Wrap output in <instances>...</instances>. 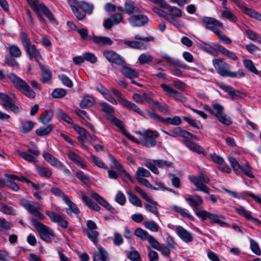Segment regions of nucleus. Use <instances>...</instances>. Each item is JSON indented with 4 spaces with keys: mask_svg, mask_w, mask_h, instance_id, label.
I'll return each mask as SVG.
<instances>
[{
    "mask_svg": "<svg viewBox=\"0 0 261 261\" xmlns=\"http://www.w3.org/2000/svg\"><path fill=\"white\" fill-rule=\"evenodd\" d=\"M189 180L195 186L194 191H201L207 194L206 197L213 203H216L219 198L218 196L213 194H210V189L206 186L210 182V178L202 171H200L197 175H190L189 176Z\"/></svg>",
    "mask_w": 261,
    "mask_h": 261,
    "instance_id": "1",
    "label": "nucleus"
},
{
    "mask_svg": "<svg viewBox=\"0 0 261 261\" xmlns=\"http://www.w3.org/2000/svg\"><path fill=\"white\" fill-rule=\"evenodd\" d=\"M20 40L29 59L30 60L35 59L36 62L40 64V61L42 59L40 50L37 48L35 45L31 43L30 39L26 33H21Z\"/></svg>",
    "mask_w": 261,
    "mask_h": 261,
    "instance_id": "2",
    "label": "nucleus"
},
{
    "mask_svg": "<svg viewBox=\"0 0 261 261\" xmlns=\"http://www.w3.org/2000/svg\"><path fill=\"white\" fill-rule=\"evenodd\" d=\"M7 77L14 87L22 92L27 97L31 98H35L36 96L35 93L24 81L13 73L7 75Z\"/></svg>",
    "mask_w": 261,
    "mask_h": 261,
    "instance_id": "3",
    "label": "nucleus"
},
{
    "mask_svg": "<svg viewBox=\"0 0 261 261\" xmlns=\"http://www.w3.org/2000/svg\"><path fill=\"white\" fill-rule=\"evenodd\" d=\"M31 224L39 232L41 239L47 242H51L50 236L54 237L55 234L53 230L43 223L37 221L35 219H31Z\"/></svg>",
    "mask_w": 261,
    "mask_h": 261,
    "instance_id": "4",
    "label": "nucleus"
},
{
    "mask_svg": "<svg viewBox=\"0 0 261 261\" xmlns=\"http://www.w3.org/2000/svg\"><path fill=\"white\" fill-rule=\"evenodd\" d=\"M213 64L217 73L224 77H236L237 73L229 71L230 66L221 59H215L213 60Z\"/></svg>",
    "mask_w": 261,
    "mask_h": 261,
    "instance_id": "5",
    "label": "nucleus"
},
{
    "mask_svg": "<svg viewBox=\"0 0 261 261\" xmlns=\"http://www.w3.org/2000/svg\"><path fill=\"white\" fill-rule=\"evenodd\" d=\"M195 215L199 218H201L203 221L206 220L207 219H210L212 224L217 223L222 227L228 226V225L221 220L224 219L225 217L221 215H218L208 212L205 210L201 211L195 212Z\"/></svg>",
    "mask_w": 261,
    "mask_h": 261,
    "instance_id": "6",
    "label": "nucleus"
},
{
    "mask_svg": "<svg viewBox=\"0 0 261 261\" xmlns=\"http://www.w3.org/2000/svg\"><path fill=\"white\" fill-rule=\"evenodd\" d=\"M30 144L32 146L28 147L29 153L21 151L18 149L16 150V152L24 160L31 163H35L37 161V158L40 155V152L34 143L31 142Z\"/></svg>",
    "mask_w": 261,
    "mask_h": 261,
    "instance_id": "7",
    "label": "nucleus"
},
{
    "mask_svg": "<svg viewBox=\"0 0 261 261\" xmlns=\"http://www.w3.org/2000/svg\"><path fill=\"white\" fill-rule=\"evenodd\" d=\"M32 9L37 13L38 17L41 21L45 22V19L42 16L43 14L50 23L53 24L56 23V19L53 13L43 3H37Z\"/></svg>",
    "mask_w": 261,
    "mask_h": 261,
    "instance_id": "8",
    "label": "nucleus"
},
{
    "mask_svg": "<svg viewBox=\"0 0 261 261\" xmlns=\"http://www.w3.org/2000/svg\"><path fill=\"white\" fill-rule=\"evenodd\" d=\"M20 202L21 205L30 214L34 215L40 220H43L45 218L44 215L39 211L41 208L40 205L35 206L34 202L26 199H22Z\"/></svg>",
    "mask_w": 261,
    "mask_h": 261,
    "instance_id": "9",
    "label": "nucleus"
},
{
    "mask_svg": "<svg viewBox=\"0 0 261 261\" xmlns=\"http://www.w3.org/2000/svg\"><path fill=\"white\" fill-rule=\"evenodd\" d=\"M202 20L206 24L205 28L216 34L220 32V29H224L223 23L213 17H204L202 18Z\"/></svg>",
    "mask_w": 261,
    "mask_h": 261,
    "instance_id": "10",
    "label": "nucleus"
},
{
    "mask_svg": "<svg viewBox=\"0 0 261 261\" xmlns=\"http://www.w3.org/2000/svg\"><path fill=\"white\" fill-rule=\"evenodd\" d=\"M213 107L216 111L215 116L221 123L225 125H230L232 124L230 118L224 113V107L222 105L215 103Z\"/></svg>",
    "mask_w": 261,
    "mask_h": 261,
    "instance_id": "11",
    "label": "nucleus"
},
{
    "mask_svg": "<svg viewBox=\"0 0 261 261\" xmlns=\"http://www.w3.org/2000/svg\"><path fill=\"white\" fill-rule=\"evenodd\" d=\"M129 24L134 27H141L148 23V17L142 14H133L128 18Z\"/></svg>",
    "mask_w": 261,
    "mask_h": 261,
    "instance_id": "12",
    "label": "nucleus"
},
{
    "mask_svg": "<svg viewBox=\"0 0 261 261\" xmlns=\"http://www.w3.org/2000/svg\"><path fill=\"white\" fill-rule=\"evenodd\" d=\"M87 226L86 231L88 238L96 244L98 242L99 234L97 231V226L96 223L93 221L89 220L87 221Z\"/></svg>",
    "mask_w": 261,
    "mask_h": 261,
    "instance_id": "13",
    "label": "nucleus"
},
{
    "mask_svg": "<svg viewBox=\"0 0 261 261\" xmlns=\"http://www.w3.org/2000/svg\"><path fill=\"white\" fill-rule=\"evenodd\" d=\"M108 117V120L116 126L118 127L120 129L122 134L127 137V139L135 143H139L137 142V140L135 137L126 132L124 128V124L121 120L118 119L114 115H109Z\"/></svg>",
    "mask_w": 261,
    "mask_h": 261,
    "instance_id": "14",
    "label": "nucleus"
},
{
    "mask_svg": "<svg viewBox=\"0 0 261 261\" xmlns=\"http://www.w3.org/2000/svg\"><path fill=\"white\" fill-rule=\"evenodd\" d=\"M103 56L110 62L119 65H122L125 62L119 55L112 50H105L103 51Z\"/></svg>",
    "mask_w": 261,
    "mask_h": 261,
    "instance_id": "15",
    "label": "nucleus"
},
{
    "mask_svg": "<svg viewBox=\"0 0 261 261\" xmlns=\"http://www.w3.org/2000/svg\"><path fill=\"white\" fill-rule=\"evenodd\" d=\"M0 100L4 102L3 107L5 109H10L14 113L19 112V108L14 104L11 98L7 94L0 92Z\"/></svg>",
    "mask_w": 261,
    "mask_h": 261,
    "instance_id": "16",
    "label": "nucleus"
},
{
    "mask_svg": "<svg viewBox=\"0 0 261 261\" xmlns=\"http://www.w3.org/2000/svg\"><path fill=\"white\" fill-rule=\"evenodd\" d=\"M185 200L189 205L193 208L195 214L196 211H201L203 210H199V206L203 203V200L199 195L195 194L185 198Z\"/></svg>",
    "mask_w": 261,
    "mask_h": 261,
    "instance_id": "17",
    "label": "nucleus"
},
{
    "mask_svg": "<svg viewBox=\"0 0 261 261\" xmlns=\"http://www.w3.org/2000/svg\"><path fill=\"white\" fill-rule=\"evenodd\" d=\"M45 214L49 217L52 222L58 223L62 228H66L68 227V222L59 214L48 210L45 211Z\"/></svg>",
    "mask_w": 261,
    "mask_h": 261,
    "instance_id": "18",
    "label": "nucleus"
},
{
    "mask_svg": "<svg viewBox=\"0 0 261 261\" xmlns=\"http://www.w3.org/2000/svg\"><path fill=\"white\" fill-rule=\"evenodd\" d=\"M123 21L121 13H117L112 15L109 18L105 20L103 26L106 29H110L113 25H117Z\"/></svg>",
    "mask_w": 261,
    "mask_h": 261,
    "instance_id": "19",
    "label": "nucleus"
},
{
    "mask_svg": "<svg viewBox=\"0 0 261 261\" xmlns=\"http://www.w3.org/2000/svg\"><path fill=\"white\" fill-rule=\"evenodd\" d=\"M68 4L70 6L71 10L75 16L78 20L83 19L85 16L84 11L80 8L79 2L76 0H68Z\"/></svg>",
    "mask_w": 261,
    "mask_h": 261,
    "instance_id": "20",
    "label": "nucleus"
},
{
    "mask_svg": "<svg viewBox=\"0 0 261 261\" xmlns=\"http://www.w3.org/2000/svg\"><path fill=\"white\" fill-rule=\"evenodd\" d=\"M177 236L186 242H191L193 241V238L192 234L181 226L175 227Z\"/></svg>",
    "mask_w": 261,
    "mask_h": 261,
    "instance_id": "21",
    "label": "nucleus"
},
{
    "mask_svg": "<svg viewBox=\"0 0 261 261\" xmlns=\"http://www.w3.org/2000/svg\"><path fill=\"white\" fill-rule=\"evenodd\" d=\"M108 158L110 160V161L112 162V163L114 164L113 166L111 167V168H115L116 169L119 173H124L125 176L132 182H133V177L129 175V174L126 172V171L123 168L121 164H120L116 160V159L115 158L114 156H113L111 154H108Z\"/></svg>",
    "mask_w": 261,
    "mask_h": 261,
    "instance_id": "22",
    "label": "nucleus"
},
{
    "mask_svg": "<svg viewBox=\"0 0 261 261\" xmlns=\"http://www.w3.org/2000/svg\"><path fill=\"white\" fill-rule=\"evenodd\" d=\"M221 88L229 94L231 100H234L237 98H244L246 96V94L245 93H242L238 90H236L228 85H223L221 87Z\"/></svg>",
    "mask_w": 261,
    "mask_h": 261,
    "instance_id": "23",
    "label": "nucleus"
},
{
    "mask_svg": "<svg viewBox=\"0 0 261 261\" xmlns=\"http://www.w3.org/2000/svg\"><path fill=\"white\" fill-rule=\"evenodd\" d=\"M91 197L94 198L102 206L110 211L113 214H115L116 211L105 199L100 196L97 193L93 192L91 193Z\"/></svg>",
    "mask_w": 261,
    "mask_h": 261,
    "instance_id": "24",
    "label": "nucleus"
},
{
    "mask_svg": "<svg viewBox=\"0 0 261 261\" xmlns=\"http://www.w3.org/2000/svg\"><path fill=\"white\" fill-rule=\"evenodd\" d=\"M118 101L124 107L130 110L134 111L142 116L145 117L144 113L142 111L137 105L131 101H129L125 98H120V99L118 100Z\"/></svg>",
    "mask_w": 261,
    "mask_h": 261,
    "instance_id": "25",
    "label": "nucleus"
},
{
    "mask_svg": "<svg viewBox=\"0 0 261 261\" xmlns=\"http://www.w3.org/2000/svg\"><path fill=\"white\" fill-rule=\"evenodd\" d=\"M184 144L191 151L196 152L198 154H202L204 156L207 155V152L204 148L199 145L189 140H185L183 141Z\"/></svg>",
    "mask_w": 261,
    "mask_h": 261,
    "instance_id": "26",
    "label": "nucleus"
},
{
    "mask_svg": "<svg viewBox=\"0 0 261 261\" xmlns=\"http://www.w3.org/2000/svg\"><path fill=\"white\" fill-rule=\"evenodd\" d=\"M67 155L69 158L76 165L80 166L81 168L83 169H85L87 168V165L86 163L81 156H80L76 153L72 151H69L67 152Z\"/></svg>",
    "mask_w": 261,
    "mask_h": 261,
    "instance_id": "27",
    "label": "nucleus"
},
{
    "mask_svg": "<svg viewBox=\"0 0 261 261\" xmlns=\"http://www.w3.org/2000/svg\"><path fill=\"white\" fill-rule=\"evenodd\" d=\"M44 159L49 163L51 166L61 167L63 164L56 157L49 152L44 151L42 153Z\"/></svg>",
    "mask_w": 261,
    "mask_h": 261,
    "instance_id": "28",
    "label": "nucleus"
},
{
    "mask_svg": "<svg viewBox=\"0 0 261 261\" xmlns=\"http://www.w3.org/2000/svg\"><path fill=\"white\" fill-rule=\"evenodd\" d=\"M120 70V71L126 77L130 80L138 77L139 73L135 69L128 66H124L123 64Z\"/></svg>",
    "mask_w": 261,
    "mask_h": 261,
    "instance_id": "29",
    "label": "nucleus"
},
{
    "mask_svg": "<svg viewBox=\"0 0 261 261\" xmlns=\"http://www.w3.org/2000/svg\"><path fill=\"white\" fill-rule=\"evenodd\" d=\"M93 261H109L107 251L102 247L98 248V252L93 253Z\"/></svg>",
    "mask_w": 261,
    "mask_h": 261,
    "instance_id": "30",
    "label": "nucleus"
},
{
    "mask_svg": "<svg viewBox=\"0 0 261 261\" xmlns=\"http://www.w3.org/2000/svg\"><path fill=\"white\" fill-rule=\"evenodd\" d=\"M82 196L83 201L90 208L98 212L100 210V207L94 201H92L89 197L85 195L83 192H80Z\"/></svg>",
    "mask_w": 261,
    "mask_h": 261,
    "instance_id": "31",
    "label": "nucleus"
},
{
    "mask_svg": "<svg viewBox=\"0 0 261 261\" xmlns=\"http://www.w3.org/2000/svg\"><path fill=\"white\" fill-rule=\"evenodd\" d=\"M82 196L83 201L90 208L98 212L100 210V207L94 201H92L89 197L85 195L83 192H80Z\"/></svg>",
    "mask_w": 261,
    "mask_h": 261,
    "instance_id": "32",
    "label": "nucleus"
},
{
    "mask_svg": "<svg viewBox=\"0 0 261 261\" xmlns=\"http://www.w3.org/2000/svg\"><path fill=\"white\" fill-rule=\"evenodd\" d=\"M95 103V99L93 96L86 95L82 98L80 106L83 109H87L93 106Z\"/></svg>",
    "mask_w": 261,
    "mask_h": 261,
    "instance_id": "33",
    "label": "nucleus"
},
{
    "mask_svg": "<svg viewBox=\"0 0 261 261\" xmlns=\"http://www.w3.org/2000/svg\"><path fill=\"white\" fill-rule=\"evenodd\" d=\"M171 208L175 213L180 214L184 218H187L191 221H194V217L191 215L188 211L179 206L174 205L171 206Z\"/></svg>",
    "mask_w": 261,
    "mask_h": 261,
    "instance_id": "34",
    "label": "nucleus"
},
{
    "mask_svg": "<svg viewBox=\"0 0 261 261\" xmlns=\"http://www.w3.org/2000/svg\"><path fill=\"white\" fill-rule=\"evenodd\" d=\"M124 10L125 12L129 15L138 13L140 11L139 9L136 7L134 3L131 1L126 2L124 3Z\"/></svg>",
    "mask_w": 261,
    "mask_h": 261,
    "instance_id": "35",
    "label": "nucleus"
},
{
    "mask_svg": "<svg viewBox=\"0 0 261 261\" xmlns=\"http://www.w3.org/2000/svg\"><path fill=\"white\" fill-rule=\"evenodd\" d=\"M90 38L95 43L99 45H111L113 43L112 40L107 37L93 36Z\"/></svg>",
    "mask_w": 261,
    "mask_h": 261,
    "instance_id": "36",
    "label": "nucleus"
},
{
    "mask_svg": "<svg viewBox=\"0 0 261 261\" xmlns=\"http://www.w3.org/2000/svg\"><path fill=\"white\" fill-rule=\"evenodd\" d=\"M64 201L69 207V208L67 209L66 211V212L68 215H70L71 213H73L76 215L80 214V211L77 207V205L68 197Z\"/></svg>",
    "mask_w": 261,
    "mask_h": 261,
    "instance_id": "37",
    "label": "nucleus"
},
{
    "mask_svg": "<svg viewBox=\"0 0 261 261\" xmlns=\"http://www.w3.org/2000/svg\"><path fill=\"white\" fill-rule=\"evenodd\" d=\"M53 116V111L50 109L47 110L41 115L39 121L43 124H46L52 120Z\"/></svg>",
    "mask_w": 261,
    "mask_h": 261,
    "instance_id": "38",
    "label": "nucleus"
},
{
    "mask_svg": "<svg viewBox=\"0 0 261 261\" xmlns=\"http://www.w3.org/2000/svg\"><path fill=\"white\" fill-rule=\"evenodd\" d=\"M164 8L168 10L169 15L172 17H181L182 16V11L176 7L171 6L167 3Z\"/></svg>",
    "mask_w": 261,
    "mask_h": 261,
    "instance_id": "39",
    "label": "nucleus"
},
{
    "mask_svg": "<svg viewBox=\"0 0 261 261\" xmlns=\"http://www.w3.org/2000/svg\"><path fill=\"white\" fill-rule=\"evenodd\" d=\"M101 107V111L105 113V116L108 119V116L113 115V114L115 112L114 108L106 102H102L100 103Z\"/></svg>",
    "mask_w": 261,
    "mask_h": 261,
    "instance_id": "40",
    "label": "nucleus"
},
{
    "mask_svg": "<svg viewBox=\"0 0 261 261\" xmlns=\"http://www.w3.org/2000/svg\"><path fill=\"white\" fill-rule=\"evenodd\" d=\"M220 12L223 17L229 20V21L234 22L237 21V17L227 7H225L224 10H221Z\"/></svg>",
    "mask_w": 261,
    "mask_h": 261,
    "instance_id": "41",
    "label": "nucleus"
},
{
    "mask_svg": "<svg viewBox=\"0 0 261 261\" xmlns=\"http://www.w3.org/2000/svg\"><path fill=\"white\" fill-rule=\"evenodd\" d=\"M137 133L140 135L141 137H146L154 139L159 137V134L156 131H153L150 129H147L143 132L138 131Z\"/></svg>",
    "mask_w": 261,
    "mask_h": 261,
    "instance_id": "42",
    "label": "nucleus"
},
{
    "mask_svg": "<svg viewBox=\"0 0 261 261\" xmlns=\"http://www.w3.org/2000/svg\"><path fill=\"white\" fill-rule=\"evenodd\" d=\"M53 125L49 124L46 127H40L38 128L36 130V133L40 137L47 136L53 130Z\"/></svg>",
    "mask_w": 261,
    "mask_h": 261,
    "instance_id": "43",
    "label": "nucleus"
},
{
    "mask_svg": "<svg viewBox=\"0 0 261 261\" xmlns=\"http://www.w3.org/2000/svg\"><path fill=\"white\" fill-rule=\"evenodd\" d=\"M244 13L251 17L255 18L258 20L261 21V14L259 13L254 10L244 7L242 9Z\"/></svg>",
    "mask_w": 261,
    "mask_h": 261,
    "instance_id": "44",
    "label": "nucleus"
},
{
    "mask_svg": "<svg viewBox=\"0 0 261 261\" xmlns=\"http://www.w3.org/2000/svg\"><path fill=\"white\" fill-rule=\"evenodd\" d=\"M218 50L222 54L233 61L238 60V58L233 53L221 45L218 46Z\"/></svg>",
    "mask_w": 261,
    "mask_h": 261,
    "instance_id": "45",
    "label": "nucleus"
},
{
    "mask_svg": "<svg viewBox=\"0 0 261 261\" xmlns=\"http://www.w3.org/2000/svg\"><path fill=\"white\" fill-rule=\"evenodd\" d=\"M181 123V120L179 116H174L173 118L167 117L166 119L163 118V123L165 125H168L170 124L178 125Z\"/></svg>",
    "mask_w": 261,
    "mask_h": 261,
    "instance_id": "46",
    "label": "nucleus"
},
{
    "mask_svg": "<svg viewBox=\"0 0 261 261\" xmlns=\"http://www.w3.org/2000/svg\"><path fill=\"white\" fill-rule=\"evenodd\" d=\"M36 168L39 174L42 177L49 178L52 175L51 171L47 168L36 166Z\"/></svg>",
    "mask_w": 261,
    "mask_h": 261,
    "instance_id": "47",
    "label": "nucleus"
},
{
    "mask_svg": "<svg viewBox=\"0 0 261 261\" xmlns=\"http://www.w3.org/2000/svg\"><path fill=\"white\" fill-rule=\"evenodd\" d=\"M40 69L42 71V77L41 79V81L43 83H45L49 81L51 78V72L46 68L44 66L40 65Z\"/></svg>",
    "mask_w": 261,
    "mask_h": 261,
    "instance_id": "48",
    "label": "nucleus"
},
{
    "mask_svg": "<svg viewBox=\"0 0 261 261\" xmlns=\"http://www.w3.org/2000/svg\"><path fill=\"white\" fill-rule=\"evenodd\" d=\"M145 227L151 231L157 232L159 231V226L156 222L153 220H147L144 222Z\"/></svg>",
    "mask_w": 261,
    "mask_h": 261,
    "instance_id": "49",
    "label": "nucleus"
},
{
    "mask_svg": "<svg viewBox=\"0 0 261 261\" xmlns=\"http://www.w3.org/2000/svg\"><path fill=\"white\" fill-rule=\"evenodd\" d=\"M127 195L128 200L132 204L138 207L142 206L141 200L136 195L131 192H127Z\"/></svg>",
    "mask_w": 261,
    "mask_h": 261,
    "instance_id": "50",
    "label": "nucleus"
},
{
    "mask_svg": "<svg viewBox=\"0 0 261 261\" xmlns=\"http://www.w3.org/2000/svg\"><path fill=\"white\" fill-rule=\"evenodd\" d=\"M50 192L55 196L60 197L62 198L63 201L65 200V199L68 197L65 195L63 191L59 187H52L50 188Z\"/></svg>",
    "mask_w": 261,
    "mask_h": 261,
    "instance_id": "51",
    "label": "nucleus"
},
{
    "mask_svg": "<svg viewBox=\"0 0 261 261\" xmlns=\"http://www.w3.org/2000/svg\"><path fill=\"white\" fill-rule=\"evenodd\" d=\"M80 8L84 11L85 14L88 13L91 14L93 9V5L91 4L86 3L85 2H79Z\"/></svg>",
    "mask_w": 261,
    "mask_h": 261,
    "instance_id": "52",
    "label": "nucleus"
},
{
    "mask_svg": "<svg viewBox=\"0 0 261 261\" xmlns=\"http://www.w3.org/2000/svg\"><path fill=\"white\" fill-rule=\"evenodd\" d=\"M34 126V123L31 120H28L23 122L21 123L20 129L23 133H27L30 132L33 128Z\"/></svg>",
    "mask_w": 261,
    "mask_h": 261,
    "instance_id": "53",
    "label": "nucleus"
},
{
    "mask_svg": "<svg viewBox=\"0 0 261 261\" xmlns=\"http://www.w3.org/2000/svg\"><path fill=\"white\" fill-rule=\"evenodd\" d=\"M135 235L142 240H147L150 236L147 231L141 228H137L135 230Z\"/></svg>",
    "mask_w": 261,
    "mask_h": 261,
    "instance_id": "54",
    "label": "nucleus"
},
{
    "mask_svg": "<svg viewBox=\"0 0 261 261\" xmlns=\"http://www.w3.org/2000/svg\"><path fill=\"white\" fill-rule=\"evenodd\" d=\"M89 158L92 160L94 165L98 167L105 169L108 168V166L97 156L92 155Z\"/></svg>",
    "mask_w": 261,
    "mask_h": 261,
    "instance_id": "55",
    "label": "nucleus"
},
{
    "mask_svg": "<svg viewBox=\"0 0 261 261\" xmlns=\"http://www.w3.org/2000/svg\"><path fill=\"white\" fill-rule=\"evenodd\" d=\"M234 208L238 214L243 216L247 220H249L251 216V212L245 209L243 206H240L239 207H235Z\"/></svg>",
    "mask_w": 261,
    "mask_h": 261,
    "instance_id": "56",
    "label": "nucleus"
},
{
    "mask_svg": "<svg viewBox=\"0 0 261 261\" xmlns=\"http://www.w3.org/2000/svg\"><path fill=\"white\" fill-rule=\"evenodd\" d=\"M137 142L139 143L138 144H140V142H139L138 141ZM141 144L147 147H151L156 145V142L154 139L146 137H141Z\"/></svg>",
    "mask_w": 261,
    "mask_h": 261,
    "instance_id": "57",
    "label": "nucleus"
},
{
    "mask_svg": "<svg viewBox=\"0 0 261 261\" xmlns=\"http://www.w3.org/2000/svg\"><path fill=\"white\" fill-rule=\"evenodd\" d=\"M243 63L246 68H247L251 72L258 75L259 74L258 71L256 69L253 65L252 61L248 59H245L243 61Z\"/></svg>",
    "mask_w": 261,
    "mask_h": 261,
    "instance_id": "58",
    "label": "nucleus"
},
{
    "mask_svg": "<svg viewBox=\"0 0 261 261\" xmlns=\"http://www.w3.org/2000/svg\"><path fill=\"white\" fill-rule=\"evenodd\" d=\"M67 94V91L62 88H57L54 90L51 96L55 98H61L65 96Z\"/></svg>",
    "mask_w": 261,
    "mask_h": 261,
    "instance_id": "59",
    "label": "nucleus"
},
{
    "mask_svg": "<svg viewBox=\"0 0 261 261\" xmlns=\"http://www.w3.org/2000/svg\"><path fill=\"white\" fill-rule=\"evenodd\" d=\"M124 43L128 47L134 48L141 49L145 48V46L142 43L138 41H125Z\"/></svg>",
    "mask_w": 261,
    "mask_h": 261,
    "instance_id": "60",
    "label": "nucleus"
},
{
    "mask_svg": "<svg viewBox=\"0 0 261 261\" xmlns=\"http://www.w3.org/2000/svg\"><path fill=\"white\" fill-rule=\"evenodd\" d=\"M153 163L160 168L172 167V162L163 160H154Z\"/></svg>",
    "mask_w": 261,
    "mask_h": 261,
    "instance_id": "61",
    "label": "nucleus"
},
{
    "mask_svg": "<svg viewBox=\"0 0 261 261\" xmlns=\"http://www.w3.org/2000/svg\"><path fill=\"white\" fill-rule=\"evenodd\" d=\"M240 170L249 177H254V175L251 171V167L248 162H246L243 166L241 165V168H240Z\"/></svg>",
    "mask_w": 261,
    "mask_h": 261,
    "instance_id": "62",
    "label": "nucleus"
},
{
    "mask_svg": "<svg viewBox=\"0 0 261 261\" xmlns=\"http://www.w3.org/2000/svg\"><path fill=\"white\" fill-rule=\"evenodd\" d=\"M57 114L58 117L61 118L64 121L68 124H72V119L68 116L65 113H64L62 110L59 109L57 110Z\"/></svg>",
    "mask_w": 261,
    "mask_h": 261,
    "instance_id": "63",
    "label": "nucleus"
},
{
    "mask_svg": "<svg viewBox=\"0 0 261 261\" xmlns=\"http://www.w3.org/2000/svg\"><path fill=\"white\" fill-rule=\"evenodd\" d=\"M153 58L149 54H142L139 58L138 60L141 64H148L152 61Z\"/></svg>",
    "mask_w": 261,
    "mask_h": 261,
    "instance_id": "64",
    "label": "nucleus"
}]
</instances>
